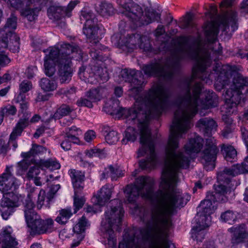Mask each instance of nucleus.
<instances>
[{
  "instance_id": "69168bd1",
  "label": "nucleus",
  "mask_w": 248,
  "mask_h": 248,
  "mask_svg": "<svg viewBox=\"0 0 248 248\" xmlns=\"http://www.w3.org/2000/svg\"><path fill=\"white\" fill-rule=\"evenodd\" d=\"M84 238V235L82 234H78L77 235V239H74L71 244L70 248H75L77 247L80 244L81 241Z\"/></svg>"
},
{
  "instance_id": "ea45409f",
  "label": "nucleus",
  "mask_w": 248,
  "mask_h": 248,
  "mask_svg": "<svg viewBox=\"0 0 248 248\" xmlns=\"http://www.w3.org/2000/svg\"><path fill=\"white\" fill-rule=\"evenodd\" d=\"M89 225V223L84 217L83 216L78 220V222L73 227V230L75 233L78 234H81L83 232L87 226Z\"/></svg>"
},
{
  "instance_id": "5fc2aeb1",
  "label": "nucleus",
  "mask_w": 248,
  "mask_h": 248,
  "mask_svg": "<svg viewBox=\"0 0 248 248\" xmlns=\"http://www.w3.org/2000/svg\"><path fill=\"white\" fill-rule=\"evenodd\" d=\"M16 102L19 103L20 109L19 112L23 114V116H26L28 114L27 113V110L28 108V103L26 101V99H23L22 101H19L17 100V97L16 98Z\"/></svg>"
},
{
  "instance_id": "e2e57ef3",
  "label": "nucleus",
  "mask_w": 248,
  "mask_h": 248,
  "mask_svg": "<svg viewBox=\"0 0 248 248\" xmlns=\"http://www.w3.org/2000/svg\"><path fill=\"white\" fill-rule=\"evenodd\" d=\"M45 199V191L44 190H41L38 195V200L37 202V207L38 209H41L44 203Z\"/></svg>"
},
{
  "instance_id": "0e129e2a",
  "label": "nucleus",
  "mask_w": 248,
  "mask_h": 248,
  "mask_svg": "<svg viewBox=\"0 0 248 248\" xmlns=\"http://www.w3.org/2000/svg\"><path fill=\"white\" fill-rule=\"evenodd\" d=\"M11 62V59L7 56V55L3 54H0V66L4 67L9 63Z\"/></svg>"
},
{
  "instance_id": "37998d69",
  "label": "nucleus",
  "mask_w": 248,
  "mask_h": 248,
  "mask_svg": "<svg viewBox=\"0 0 248 248\" xmlns=\"http://www.w3.org/2000/svg\"><path fill=\"white\" fill-rule=\"evenodd\" d=\"M196 27L195 24L193 21L192 15L187 13L182 21L180 27L182 29H193Z\"/></svg>"
},
{
  "instance_id": "c756f323",
  "label": "nucleus",
  "mask_w": 248,
  "mask_h": 248,
  "mask_svg": "<svg viewBox=\"0 0 248 248\" xmlns=\"http://www.w3.org/2000/svg\"><path fill=\"white\" fill-rule=\"evenodd\" d=\"M138 132L133 127H128L124 135V138L122 140V143L126 144L128 141L134 142L138 136Z\"/></svg>"
},
{
  "instance_id": "79ce46f5",
  "label": "nucleus",
  "mask_w": 248,
  "mask_h": 248,
  "mask_svg": "<svg viewBox=\"0 0 248 248\" xmlns=\"http://www.w3.org/2000/svg\"><path fill=\"white\" fill-rule=\"evenodd\" d=\"M101 90L100 88L92 89L86 93L85 96L90 99L92 103L97 102L102 98Z\"/></svg>"
},
{
  "instance_id": "9d476101",
  "label": "nucleus",
  "mask_w": 248,
  "mask_h": 248,
  "mask_svg": "<svg viewBox=\"0 0 248 248\" xmlns=\"http://www.w3.org/2000/svg\"><path fill=\"white\" fill-rule=\"evenodd\" d=\"M98 30L99 28L97 24H93L89 26L84 25L83 28V32L87 38L94 40L95 43V46L92 48L90 52L92 58L100 61H106V58L103 57L102 52L98 49L102 51L106 48L98 42V39H100L98 34Z\"/></svg>"
},
{
  "instance_id": "f8f14e48",
  "label": "nucleus",
  "mask_w": 248,
  "mask_h": 248,
  "mask_svg": "<svg viewBox=\"0 0 248 248\" xmlns=\"http://www.w3.org/2000/svg\"><path fill=\"white\" fill-rule=\"evenodd\" d=\"M117 2L124 9L122 14L131 20L136 25L140 26V20L143 16L142 8L131 1L122 3L121 0H117Z\"/></svg>"
},
{
  "instance_id": "412c9836",
  "label": "nucleus",
  "mask_w": 248,
  "mask_h": 248,
  "mask_svg": "<svg viewBox=\"0 0 248 248\" xmlns=\"http://www.w3.org/2000/svg\"><path fill=\"white\" fill-rule=\"evenodd\" d=\"M26 221L28 226L31 231V233L36 234H41V227L42 222V219L40 218L39 215L37 213L32 214L28 217H25Z\"/></svg>"
},
{
  "instance_id": "052dcab7",
  "label": "nucleus",
  "mask_w": 248,
  "mask_h": 248,
  "mask_svg": "<svg viewBox=\"0 0 248 248\" xmlns=\"http://www.w3.org/2000/svg\"><path fill=\"white\" fill-rule=\"evenodd\" d=\"M60 187L61 186L59 184L53 185L51 186L47 193V198L48 199V201H50L51 199H52L53 198L54 195L60 188Z\"/></svg>"
},
{
  "instance_id": "09e8293b",
  "label": "nucleus",
  "mask_w": 248,
  "mask_h": 248,
  "mask_svg": "<svg viewBox=\"0 0 248 248\" xmlns=\"http://www.w3.org/2000/svg\"><path fill=\"white\" fill-rule=\"evenodd\" d=\"M223 120L227 124V125L222 131V136L225 138H228L229 135L232 132V130L231 127V124L232 123V120L227 117H224Z\"/></svg>"
},
{
  "instance_id": "338daca9",
  "label": "nucleus",
  "mask_w": 248,
  "mask_h": 248,
  "mask_svg": "<svg viewBox=\"0 0 248 248\" xmlns=\"http://www.w3.org/2000/svg\"><path fill=\"white\" fill-rule=\"evenodd\" d=\"M95 132L93 130L88 131L84 135V139L87 142L91 141L95 138Z\"/></svg>"
},
{
  "instance_id": "f704fd0d",
  "label": "nucleus",
  "mask_w": 248,
  "mask_h": 248,
  "mask_svg": "<svg viewBox=\"0 0 248 248\" xmlns=\"http://www.w3.org/2000/svg\"><path fill=\"white\" fill-rule=\"evenodd\" d=\"M30 116L27 114L26 116H22L17 123L13 132L17 134V135H21L23 130L29 124Z\"/></svg>"
},
{
  "instance_id": "6e6552de",
  "label": "nucleus",
  "mask_w": 248,
  "mask_h": 248,
  "mask_svg": "<svg viewBox=\"0 0 248 248\" xmlns=\"http://www.w3.org/2000/svg\"><path fill=\"white\" fill-rule=\"evenodd\" d=\"M248 172V155L241 164H236L231 168H225L223 171L217 173V179L225 183L227 186H234V189L237 186L235 181L232 180L231 177L238 174Z\"/></svg>"
},
{
  "instance_id": "bf43d9fd",
  "label": "nucleus",
  "mask_w": 248,
  "mask_h": 248,
  "mask_svg": "<svg viewBox=\"0 0 248 248\" xmlns=\"http://www.w3.org/2000/svg\"><path fill=\"white\" fill-rule=\"evenodd\" d=\"M10 6L16 9L23 7L24 3L22 0H3Z\"/></svg>"
},
{
  "instance_id": "1a4fd4ad",
  "label": "nucleus",
  "mask_w": 248,
  "mask_h": 248,
  "mask_svg": "<svg viewBox=\"0 0 248 248\" xmlns=\"http://www.w3.org/2000/svg\"><path fill=\"white\" fill-rule=\"evenodd\" d=\"M121 76L125 81L130 83V90L133 94V96L136 99L137 97H139V95L144 83V76L142 72L135 69H124L121 71ZM146 95L141 96L144 97Z\"/></svg>"
},
{
  "instance_id": "49530a36",
  "label": "nucleus",
  "mask_w": 248,
  "mask_h": 248,
  "mask_svg": "<svg viewBox=\"0 0 248 248\" xmlns=\"http://www.w3.org/2000/svg\"><path fill=\"white\" fill-rule=\"evenodd\" d=\"M220 218L225 222L232 224L236 219V216L232 211L228 210L221 215Z\"/></svg>"
},
{
  "instance_id": "39448f33",
  "label": "nucleus",
  "mask_w": 248,
  "mask_h": 248,
  "mask_svg": "<svg viewBox=\"0 0 248 248\" xmlns=\"http://www.w3.org/2000/svg\"><path fill=\"white\" fill-rule=\"evenodd\" d=\"M196 125L204 137L208 138L206 140L205 147L202 153V158L205 161L204 167L207 170H212L215 167V161L218 152L216 145V140L211 137L213 133L217 130V123L211 118L204 117L201 118Z\"/></svg>"
},
{
  "instance_id": "4be33fe9",
  "label": "nucleus",
  "mask_w": 248,
  "mask_h": 248,
  "mask_svg": "<svg viewBox=\"0 0 248 248\" xmlns=\"http://www.w3.org/2000/svg\"><path fill=\"white\" fill-rule=\"evenodd\" d=\"M203 143L202 138L197 136L195 138L190 139L188 142L185 145V149L187 154L198 153L201 150Z\"/></svg>"
},
{
  "instance_id": "680f3d73",
  "label": "nucleus",
  "mask_w": 248,
  "mask_h": 248,
  "mask_svg": "<svg viewBox=\"0 0 248 248\" xmlns=\"http://www.w3.org/2000/svg\"><path fill=\"white\" fill-rule=\"evenodd\" d=\"M20 135H17V134L13 132H12L10 134L9 144L10 146H12L13 147V149L14 150H15L18 146L17 143L16 141V139Z\"/></svg>"
},
{
  "instance_id": "603ef678",
  "label": "nucleus",
  "mask_w": 248,
  "mask_h": 248,
  "mask_svg": "<svg viewBox=\"0 0 248 248\" xmlns=\"http://www.w3.org/2000/svg\"><path fill=\"white\" fill-rule=\"evenodd\" d=\"M86 155L91 157L93 156H98L100 158H105L106 154L104 152L99 149L94 148L86 152Z\"/></svg>"
},
{
  "instance_id": "f257e3e1",
  "label": "nucleus",
  "mask_w": 248,
  "mask_h": 248,
  "mask_svg": "<svg viewBox=\"0 0 248 248\" xmlns=\"http://www.w3.org/2000/svg\"><path fill=\"white\" fill-rule=\"evenodd\" d=\"M203 30L208 42L203 45L200 37L191 35L181 36L178 38L180 46L174 54V60L164 65L158 62H151L142 66V70L148 77H156L166 82H171L175 73L179 72L182 60H193L196 64L190 76H184L178 82L180 94L171 100L170 88L160 82L154 85L144 97L136 99L134 107L125 108L120 107V102L115 99L106 104L105 111L111 115L126 120L129 124L137 119L140 130L141 147L138 151V157L147 156L139 161L142 170L154 169L157 162L155 152V138L149 128L152 119L158 118L162 113L172 107L176 108L170 135L165 148L166 160L162 171L160 189L154 191L155 181L147 176L137 178L133 185H127L124 191L129 203H135L139 196L150 201L151 204H186L190 196L182 194L176 188L180 170L189 167L190 160L184 154L177 151L179 140L193 125L192 119L198 108H210V91L206 93L205 99L201 100L203 86L197 78L210 84V22L205 23Z\"/></svg>"
},
{
  "instance_id": "72a5a7b5",
  "label": "nucleus",
  "mask_w": 248,
  "mask_h": 248,
  "mask_svg": "<svg viewBox=\"0 0 248 248\" xmlns=\"http://www.w3.org/2000/svg\"><path fill=\"white\" fill-rule=\"evenodd\" d=\"M17 18L12 16L7 19V22L3 29H0L1 31H4L9 35L16 34L12 30H15L16 28Z\"/></svg>"
},
{
  "instance_id": "6e6d98bb",
  "label": "nucleus",
  "mask_w": 248,
  "mask_h": 248,
  "mask_svg": "<svg viewBox=\"0 0 248 248\" xmlns=\"http://www.w3.org/2000/svg\"><path fill=\"white\" fill-rule=\"evenodd\" d=\"M49 179L44 174H42L41 176L35 177L34 179V183L37 186H41L43 184H45L49 181Z\"/></svg>"
},
{
  "instance_id": "b1692460",
  "label": "nucleus",
  "mask_w": 248,
  "mask_h": 248,
  "mask_svg": "<svg viewBox=\"0 0 248 248\" xmlns=\"http://www.w3.org/2000/svg\"><path fill=\"white\" fill-rule=\"evenodd\" d=\"M74 111L73 108L69 105L63 104L59 107L51 118L55 120H59L65 116H70Z\"/></svg>"
},
{
  "instance_id": "393cba45",
  "label": "nucleus",
  "mask_w": 248,
  "mask_h": 248,
  "mask_svg": "<svg viewBox=\"0 0 248 248\" xmlns=\"http://www.w3.org/2000/svg\"><path fill=\"white\" fill-rule=\"evenodd\" d=\"M221 151L227 161L232 162L236 159L237 152L232 146L223 144Z\"/></svg>"
},
{
  "instance_id": "dca6fc26",
  "label": "nucleus",
  "mask_w": 248,
  "mask_h": 248,
  "mask_svg": "<svg viewBox=\"0 0 248 248\" xmlns=\"http://www.w3.org/2000/svg\"><path fill=\"white\" fill-rule=\"evenodd\" d=\"M44 150V148L42 146L32 144V147L29 152L22 153L21 154V156L25 159L21 161L19 165L22 170H26L28 168L30 165V161H32V159L31 160L29 159L31 156H34L43 152Z\"/></svg>"
},
{
  "instance_id": "de8ad7c7",
  "label": "nucleus",
  "mask_w": 248,
  "mask_h": 248,
  "mask_svg": "<svg viewBox=\"0 0 248 248\" xmlns=\"http://www.w3.org/2000/svg\"><path fill=\"white\" fill-rule=\"evenodd\" d=\"M8 39H9V34L0 30V51H3L2 49L8 48Z\"/></svg>"
},
{
  "instance_id": "e433bc0d",
  "label": "nucleus",
  "mask_w": 248,
  "mask_h": 248,
  "mask_svg": "<svg viewBox=\"0 0 248 248\" xmlns=\"http://www.w3.org/2000/svg\"><path fill=\"white\" fill-rule=\"evenodd\" d=\"M65 136L68 138H71V140L74 144L78 143L79 141L77 136L81 133V130L76 126H72L71 127L65 128Z\"/></svg>"
},
{
  "instance_id": "473e14b6",
  "label": "nucleus",
  "mask_w": 248,
  "mask_h": 248,
  "mask_svg": "<svg viewBox=\"0 0 248 248\" xmlns=\"http://www.w3.org/2000/svg\"><path fill=\"white\" fill-rule=\"evenodd\" d=\"M19 42L20 38L16 34L9 35L8 48L14 53L19 52L20 49Z\"/></svg>"
},
{
  "instance_id": "bb28decb",
  "label": "nucleus",
  "mask_w": 248,
  "mask_h": 248,
  "mask_svg": "<svg viewBox=\"0 0 248 248\" xmlns=\"http://www.w3.org/2000/svg\"><path fill=\"white\" fill-rule=\"evenodd\" d=\"M72 215L73 213L70 207L62 209L59 210V215L56 217L55 221L60 224H65Z\"/></svg>"
},
{
  "instance_id": "4468645a",
  "label": "nucleus",
  "mask_w": 248,
  "mask_h": 248,
  "mask_svg": "<svg viewBox=\"0 0 248 248\" xmlns=\"http://www.w3.org/2000/svg\"><path fill=\"white\" fill-rule=\"evenodd\" d=\"M220 26L224 32H234L238 29L237 13L232 10L228 11L221 18Z\"/></svg>"
},
{
  "instance_id": "aec40b11",
  "label": "nucleus",
  "mask_w": 248,
  "mask_h": 248,
  "mask_svg": "<svg viewBox=\"0 0 248 248\" xmlns=\"http://www.w3.org/2000/svg\"><path fill=\"white\" fill-rule=\"evenodd\" d=\"M197 225L191 230V237L197 241L202 242L205 235V229L209 226V221L199 219Z\"/></svg>"
},
{
  "instance_id": "774afa93",
  "label": "nucleus",
  "mask_w": 248,
  "mask_h": 248,
  "mask_svg": "<svg viewBox=\"0 0 248 248\" xmlns=\"http://www.w3.org/2000/svg\"><path fill=\"white\" fill-rule=\"evenodd\" d=\"M241 12L248 13V0H243L240 4Z\"/></svg>"
},
{
  "instance_id": "4c0bfd02",
  "label": "nucleus",
  "mask_w": 248,
  "mask_h": 248,
  "mask_svg": "<svg viewBox=\"0 0 248 248\" xmlns=\"http://www.w3.org/2000/svg\"><path fill=\"white\" fill-rule=\"evenodd\" d=\"M40 167L50 170H57L61 167L60 163L55 159L50 158L47 160H41L39 162Z\"/></svg>"
},
{
  "instance_id": "423d86ee",
  "label": "nucleus",
  "mask_w": 248,
  "mask_h": 248,
  "mask_svg": "<svg viewBox=\"0 0 248 248\" xmlns=\"http://www.w3.org/2000/svg\"><path fill=\"white\" fill-rule=\"evenodd\" d=\"M214 192L207 193L206 198L202 201L198 206L197 214L202 221H209L210 215L212 214L216 206V202H225L228 201L227 195L234 189V186H227L225 183L217 180V184L214 185Z\"/></svg>"
},
{
  "instance_id": "2eb2a0df",
  "label": "nucleus",
  "mask_w": 248,
  "mask_h": 248,
  "mask_svg": "<svg viewBox=\"0 0 248 248\" xmlns=\"http://www.w3.org/2000/svg\"><path fill=\"white\" fill-rule=\"evenodd\" d=\"M0 244L1 248H18V242L13 234V229L10 226L3 228L0 233Z\"/></svg>"
},
{
  "instance_id": "7ed1b4c3",
  "label": "nucleus",
  "mask_w": 248,
  "mask_h": 248,
  "mask_svg": "<svg viewBox=\"0 0 248 248\" xmlns=\"http://www.w3.org/2000/svg\"><path fill=\"white\" fill-rule=\"evenodd\" d=\"M11 168L6 167L5 172L0 176V191L3 197L0 201V213L3 219L7 220L18 207L23 198L14 193L19 182L11 173Z\"/></svg>"
},
{
  "instance_id": "c85d7f7f",
  "label": "nucleus",
  "mask_w": 248,
  "mask_h": 248,
  "mask_svg": "<svg viewBox=\"0 0 248 248\" xmlns=\"http://www.w3.org/2000/svg\"><path fill=\"white\" fill-rule=\"evenodd\" d=\"M96 10L102 16H110L114 13V8L112 4L105 2H102L98 7H96Z\"/></svg>"
},
{
  "instance_id": "c03bdc74",
  "label": "nucleus",
  "mask_w": 248,
  "mask_h": 248,
  "mask_svg": "<svg viewBox=\"0 0 248 248\" xmlns=\"http://www.w3.org/2000/svg\"><path fill=\"white\" fill-rule=\"evenodd\" d=\"M107 129L105 130V131L107 132V135L105 136L106 142L111 145L116 144L119 140L118 133L113 130L108 131V129H109V128H107Z\"/></svg>"
},
{
  "instance_id": "a878e982",
  "label": "nucleus",
  "mask_w": 248,
  "mask_h": 248,
  "mask_svg": "<svg viewBox=\"0 0 248 248\" xmlns=\"http://www.w3.org/2000/svg\"><path fill=\"white\" fill-rule=\"evenodd\" d=\"M80 18L81 21L85 20L84 25L91 26L93 24H97V18L90 10L84 9L81 12Z\"/></svg>"
},
{
  "instance_id": "5701e85b",
  "label": "nucleus",
  "mask_w": 248,
  "mask_h": 248,
  "mask_svg": "<svg viewBox=\"0 0 248 248\" xmlns=\"http://www.w3.org/2000/svg\"><path fill=\"white\" fill-rule=\"evenodd\" d=\"M230 230L233 232L232 238V243L234 245L243 242L248 235L245 225L244 224L237 227L232 228Z\"/></svg>"
},
{
  "instance_id": "6ab92c4d",
  "label": "nucleus",
  "mask_w": 248,
  "mask_h": 248,
  "mask_svg": "<svg viewBox=\"0 0 248 248\" xmlns=\"http://www.w3.org/2000/svg\"><path fill=\"white\" fill-rule=\"evenodd\" d=\"M74 191H82L84 187L85 174L80 170L71 169L69 170Z\"/></svg>"
},
{
  "instance_id": "9b49d317",
  "label": "nucleus",
  "mask_w": 248,
  "mask_h": 248,
  "mask_svg": "<svg viewBox=\"0 0 248 248\" xmlns=\"http://www.w3.org/2000/svg\"><path fill=\"white\" fill-rule=\"evenodd\" d=\"M122 46L132 51L139 47L145 52H152L153 48L150 44L148 37L145 35L135 33L127 35L122 40Z\"/></svg>"
},
{
  "instance_id": "13d9d810",
  "label": "nucleus",
  "mask_w": 248,
  "mask_h": 248,
  "mask_svg": "<svg viewBox=\"0 0 248 248\" xmlns=\"http://www.w3.org/2000/svg\"><path fill=\"white\" fill-rule=\"evenodd\" d=\"M40 172V170L39 167L33 166L30 168L27 173V176L29 178H34L35 177L38 176Z\"/></svg>"
},
{
  "instance_id": "0eeeda50",
  "label": "nucleus",
  "mask_w": 248,
  "mask_h": 248,
  "mask_svg": "<svg viewBox=\"0 0 248 248\" xmlns=\"http://www.w3.org/2000/svg\"><path fill=\"white\" fill-rule=\"evenodd\" d=\"M248 93V77L240 75L235 77L232 84L224 94L227 107L230 108L236 107L242 98V95Z\"/></svg>"
},
{
  "instance_id": "58836bf2",
  "label": "nucleus",
  "mask_w": 248,
  "mask_h": 248,
  "mask_svg": "<svg viewBox=\"0 0 248 248\" xmlns=\"http://www.w3.org/2000/svg\"><path fill=\"white\" fill-rule=\"evenodd\" d=\"M81 191L79 190L74 191V206L75 209L74 213L75 214L82 207L85 202V199L80 195Z\"/></svg>"
},
{
  "instance_id": "c9c22d12",
  "label": "nucleus",
  "mask_w": 248,
  "mask_h": 248,
  "mask_svg": "<svg viewBox=\"0 0 248 248\" xmlns=\"http://www.w3.org/2000/svg\"><path fill=\"white\" fill-rule=\"evenodd\" d=\"M31 88L32 84L31 81H23L19 85V93L17 96V100L22 101L23 99H26L25 93L29 92Z\"/></svg>"
},
{
  "instance_id": "8fccbe9b",
  "label": "nucleus",
  "mask_w": 248,
  "mask_h": 248,
  "mask_svg": "<svg viewBox=\"0 0 248 248\" xmlns=\"http://www.w3.org/2000/svg\"><path fill=\"white\" fill-rule=\"evenodd\" d=\"M108 174L109 175L112 180L122 176V171L117 167H114L112 166H110L108 167Z\"/></svg>"
},
{
  "instance_id": "f03ea898",
  "label": "nucleus",
  "mask_w": 248,
  "mask_h": 248,
  "mask_svg": "<svg viewBox=\"0 0 248 248\" xmlns=\"http://www.w3.org/2000/svg\"><path fill=\"white\" fill-rule=\"evenodd\" d=\"M46 54L44 58L45 73L47 76L51 77L55 72V64L58 66V76L61 83H68L73 75L71 60L82 61L83 53L76 44L62 43L54 47L44 49Z\"/></svg>"
},
{
  "instance_id": "4d7b16f0",
  "label": "nucleus",
  "mask_w": 248,
  "mask_h": 248,
  "mask_svg": "<svg viewBox=\"0 0 248 248\" xmlns=\"http://www.w3.org/2000/svg\"><path fill=\"white\" fill-rule=\"evenodd\" d=\"M72 143H74L71 138L67 137L65 135L64 139L61 143V147L64 151H69L71 148Z\"/></svg>"
},
{
  "instance_id": "20e7f679",
  "label": "nucleus",
  "mask_w": 248,
  "mask_h": 248,
  "mask_svg": "<svg viewBox=\"0 0 248 248\" xmlns=\"http://www.w3.org/2000/svg\"><path fill=\"white\" fill-rule=\"evenodd\" d=\"M111 206L105 213V219L101 222V231L104 232V237L107 238L108 245L112 248L116 247V238L113 229L120 232L124 210L121 201L114 199L111 201Z\"/></svg>"
},
{
  "instance_id": "7c9ffc66",
  "label": "nucleus",
  "mask_w": 248,
  "mask_h": 248,
  "mask_svg": "<svg viewBox=\"0 0 248 248\" xmlns=\"http://www.w3.org/2000/svg\"><path fill=\"white\" fill-rule=\"evenodd\" d=\"M40 10L41 7L26 8L21 10V15L26 17L29 21H32L37 18L38 12Z\"/></svg>"
},
{
  "instance_id": "a18cd8bd",
  "label": "nucleus",
  "mask_w": 248,
  "mask_h": 248,
  "mask_svg": "<svg viewBox=\"0 0 248 248\" xmlns=\"http://www.w3.org/2000/svg\"><path fill=\"white\" fill-rule=\"evenodd\" d=\"M41 227V234L51 232L54 230V221L51 218L42 220Z\"/></svg>"
},
{
  "instance_id": "cd10ccee",
  "label": "nucleus",
  "mask_w": 248,
  "mask_h": 248,
  "mask_svg": "<svg viewBox=\"0 0 248 248\" xmlns=\"http://www.w3.org/2000/svg\"><path fill=\"white\" fill-rule=\"evenodd\" d=\"M95 78L98 81L105 82L109 79L108 73L106 68L94 66L92 68Z\"/></svg>"
},
{
  "instance_id": "a19ab883",
  "label": "nucleus",
  "mask_w": 248,
  "mask_h": 248,
  "mask_svg": "<svg viewBox=\"0 0 248 248\" xmlns=\"http://www.w3.org/2000/svg\"><path fill=\"white\" fill-rule=\"evenodd\" d=\"M24 204L25 207V217H28L31 216L32 214H36L33 210L35 205L32 202L31 198H30V194H28L27 198L25 200V202H24Z\"/></svg>"
},
{
  "instance_id": "f3484780",
  "label": "nucleus",
  "mask_w": 248,
  "mask_h": 248,
  "mask_svg": "<svg viewBox=\"0 0 248 248\" xmlns=\"http://www.w3.org/2000/svg\"><path fill=\"white\" fill-rule=\"evenodd\" d=\"M145 14H143L140 20V26L148 25L152 23L156 22L161 23V13L151 7H146L144 9Z\"/></svg>"
},
{
  "instance_id": "3c124183",
  "label": "nucleus",
  "mask_w": 248,
  "mask_h": 248,
  "mask_svg": "<svg viewBox=\"0 0 248 248\" xmlns=\"http://www.w3.org/2000/svg\"><path fill=\"white\" fill-rule=\"evenodd\" d=\"M0 109L4 116H6L15 115L17 111L15 106L10 105L1 108Z\"/></svg>"
},
{
  "instance_id": "ddd939ff",
  "label": "nucleus",
  "mask_w": 248,
  "mask_h": 248,
  "mask_svg": "<svg viewBox=\"0 0 248 248\" xmlns=\"http://www.w3.org/2000/svg\"><path fill=\"white\" fill-rule=\"evenodd\" d=\"M78 2V0L71 1L67 7L51 6L47 9L48 16L49 18H53L55 20H59L65 16L70 17L72 11Z\"/></svg>"
},
{
  "instance_id": "864d4df0",
  "label": "nucleus",
  "mask_w": 248,
  "mask_h": 248,
  "mask_svg": "<svg viewBox=\"0 0 248 248\" xmlns=\"http://www.w3.org/2000/svg\"><path fill=\"white\" fill-rule=\"evenodd\" d=\"M76 105L79 107H85L92 108L93 107L92 101L84 97H80L78 99L76 102Z\"/></svg>"
},
{
  "instance_id": "2f4dec72",
  "label": "nucleus",
  "mask_w": 248,
  "mask_h": 248,
  "mask_svg": "<svg viewBox=\"0 0 248 248\" xmlns=\"http://www.w3.org/2000/svg\"><path fill=\"white\" fill-rule=\"evenodd\" d=\"M41 89L46 92H50L55 90L57 88L56 82L49 78H42L39 82Z\"/></svg>"
},
{
  "instance_id": "a211bd4d",
  "label": "nucleus",
  "mask_w": 248,
  "mask_h": 248,
  "mask_svg": "<svg viewBox=\"0 0 248 248\" xmlns=\"http://www.w3.org/2000/svg\"><path fill=\"white\" fill-rule=\"evenodd\" d=\"M111 194V189L109 188L108 185H106L103 186L97 194L92 198V202L95 204L103 206L109 200Z\"/></svg>"
}]
</instances>
